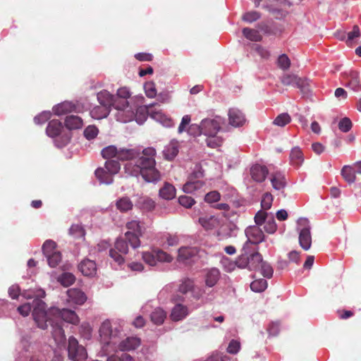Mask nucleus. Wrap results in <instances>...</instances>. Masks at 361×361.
I'll return each instance as SVG.
<instances>
[{"instance_id": "f257e3e1", "label": "nucleus", "mask_w": 361, "mask_h": 361, "mask_svg": "<svg viewBox=\"0 0 361 361\" xmlns=\"http://www.w3.org/2000/svg\"><path fill=\"white\" fill-rule=\"evenodd\" d=\"M47 305L42 300L34 301L33 319L37 326L42 329H51V334L56 345L60 348L65 345L66 336L62 328V320L73 324L79 322V317L73 310L58 307L46 310Z\"/></svg>"}, {"instance_id": "f03ea898", "label": "nucleus", "mask_w": 361, "mask_h": 361, "mask_svg": "<svg viewBox=\"0 0 361 361\" xmlns=\"http://www.w3.org/2000/svg\"><path fill=\"white\" fill-rule=\"evenodd\" d=\"M156 149L154 147H146L140 151L135 149L119 148L117 159L130 160L125 165V171L131 176H141L147 183H157L161 178L160 171L156 168Z\"/></svg>"}, {"instance_id": "7ed1b4c3", "label": "nucleus", "mask_w": 361, "mask_h": 361, "mask_svg": "<svg viewBox=\"0 0 361 361\" xmlns=\"http://www.w3.org/2000/svg\"><path fill=\"white\" fill-rule=\"evenodd\" d=\"M123 325L117 322L106 319L99 328V336L104 355L116 350V345L124 336Z\"/></svg>"}, {"instance_id": "20e7f679", "label": "nucleus", "mask_w": 361, "mask_h": 361, "mask_svg": "<svg viewBox=\"0 0 361 361\" xmlns=\"http://www.w3.org/2000/svg\"><path fill=\"white\" fill-rule=\"evenodd\" d=\"M130 96L131 93L126 87L119 88L116 94L114 95L115 100H118L121 103H126L120 106L121 108H118V112L115 114L116 119L121 123L131 121L135 116V107L133 104V99H136L140 104L144 100L142 95H137L135 98H130Z\"/></svg>"}, {"instance_id": "39448f33", "label": "nucleus", "mask_w": 361, "mask_h": 361, "mask_svg": "<svg viewBox=\"0 0 361 361\" xmlns=\"http://www.w3.org/2000/svg\"><path fill=\"white\" fill-rule=\"evenodd\" d=\"M63 130L62 123L57 119L50 121L46 128V134L47 136L54 139V145L58 148L66 146L71 140V136L68 133H62Z\"/></svg>"}, {"instance_id": "423d86ee", "label": "nucleus", "mask_w": 361, "mask_h": 361, "mask_svg": "<svg viewBox=\"0 0 361 361\" xmlns=\"http://www.w3.org/2000/svg\"><path fill=\"white\" fill-rule=\"evenodd\" d=\"M128 231L125 233V237L128 240L130 245L133 248L140 246V237L142 236L146 228L145 223L139 220H131L126 224Z\"/></svg>"}, {"instance_id": "0eeeda50", "label": "nucleus", "mask_w": 361, "mask_h": 361, "mask_svg": "<svg viewBox=\"0 0 361 361\" xmlns=\"http://www.w3.org/2000/svg\"><path fill=\"white\" fill-rule=\"evenodd\" d=\"M56 349H53L49 345H44L37 348L34 354L30 357V361H63L61 350L65 345H61Z\"/></svg>"}, {"instance_id": "6e6552de", "label": "nucleus", "mask_w": 361, "mask_h": 361, "mask_svg": "<svg viewBox=\"0 0 361 361\" xmlns=\"http://www.w3.org/2000/svg\"><path fill=\"white\" fill-rule=\"evenodd\" d=\"M311 226L310 221L305 217H300L297 221V231L299 233V244L300 247L308 250L312 245Z\"/></svg>"}, {"instance_id": "1a4fd4ad", "label": "nucleus", "mask_w": 361, "mask_h": 361, "mask_svg": "<svg viewBox=\"0 0 361 361\" xmlns=\"http://www.w3.org/2000/svg\"><path fill=\"white\" fill-rule=\"evenodd\" d=\"M42 252L50 267H56L61 262V253L56 250V243L54 241L47 240L43 243Z\"/></svg>"}, {"instance_id": "9d476101", "label": "nucleus", "mask_w": 361, "mask_h": 361, "mask_svg": "<svg viewBox=\"0 0 361 361\" xmlns=\"http://www.w3.org/2000/svg\"><path fill=\"white\" fill-rule=\"evenodd\" d=\"M255 222L257 226L264 224V229L269 234H273L277 230V225L272 212L258 211L255 216Z\"/></svg>"}, {"instance_id": "9b49d317", "label": "nucleus", "mask_w": 361, "mask_h": 361, "mask_svg": "<svg viewBox=\"0 0 361 361\" xmlns=\"http://www.w3.org/2000/svg\"><path fill=\"white\" fill-rule=\"evenodd\" d=\"M129 245L128 240L124 236V238H117L114 244V248L110 249L109 256L118 265L123 264L124 258L123 255L128 252Z\"/></svg>"}, {"instance_id": "f8f14e48", "label": "nucleus", "mask_w": 361, "mask_h": 361, "mask_svg": "<svg viewBox=\"0 0 361 361\" xmlns=\"http://www.w3.org/2000/svg\"><path fill=\"white\" fill-rule=\"evenodd\" d=\"M68 354L69 359L72 361H85L87 358L85 348L79 345L78 341L73 336L68 338Z\"/></svg>"}, {"instance_id": "ddd939ff", "label": "nucleus", "mask_w": 361, "mask_h": 361, "mask_svg": "<svg viewBox=\"0 0 361 361\" xmlns=\"http://www.w3.org/2000/svg\"><path fill=\"white\" fill-rule=\"evenodd\" d=\"M200 123L203 135L214 136L216 135L221 130V125L224 123V119L221 116H215L202 119Z\"/></svg>"}, {"instance_id": "4468645a", "label": "nucleus", "mask_w": 361, "mask_h": 361, "mask_svg": "<svg viewBox=\"0 0 361 361\" xmlns=\"http://www.w3.org/2000/svg\"><path fill=\"white\" fill-rule=\"evenodd\" d=\"M204 173L202 168L199 165H196L195 169L191 174V180L185 183L183 186V191L185 193H195L201 190L204 185V183L202 180H192V178H199L203 177Z\"/></svg>"}, {"instance_id": "2eb2a0df", "label": "nucleus", "mask_w": 361, "mask_h": 361, "mask_svg": "<svg viewBox=\"0 0 361 361\" xmlns=\"http://www.w3.org/2000/svg\"><path fill=\"white\" fill-rule=\"evenodd\" d=\"M141 343V339L137 336H130L125 338L123 337L116 345V350L121 352L133 351L139 348Z\"/></svg>"}, {"instance_id": "dca6fc26", "label": "nucleus", "mask_w": 361, "mask_h": 361, "mask_svg": "<svg viewBox=\"0 0 361 361\" xmlns=\"http://www.w3.org/2000/svg\"><path fill=\"white\" fill-rule=\"evenodd\" d=\"M97 101L99 104L103 105L111 110L113 106L117 111L118 108L123 105V102L121 103L118 100H115L114 95L111 94L107 90H102L97 94Z\"/></svg>"}, {"instance_id": "f3484780", "label": "nucleus", "mask_w": 361, "mask_h": 361, "mask_svg": "<svg viewBox=\"0 0 361 361\" xmlns=\"http://www.w3.org/2000/svg\"><path fill=\"white\" fill-rule=\"evenodd\" d=\"M259 226L256 224V226H248L245 230L247 239H248L250 242H252L255 245L264 240V234Z\"/></svg>"}, {"instance_id": "a211bd4d", "label": "nucleus", "mask_w": 361, "mask_h": 361, "mask_svg": "<svg viewBox=\"0 0 361 361\" xmlns=\"http://www.w3.org/2000/svg\"><path fill=\"white\" fill-rule=\"evenodd\" d=\"M252 260H255L258 265L260 267L261 274L264 277L270 279L273 276L274 269L272 267L266 262L263 261L262 256L257 252L255 251L251 255Z\"/></svg>"}, {"instance_id": "6ab92c4d", "label": "nucleus", "mask_w": 361, "mask_h": 361, "mask_svg": "<svg viewBox=\"0 0 361 361\" xmlns=\"http://www.w3.org/2000/svg\"><path fill=\"white\" fill-rule=\"evenodd\" d=\"M269 179L272 188L275 190L283 191L287 185L285 174L281 171H275L271 173Z\"/></svg>"}, {"instance_id": "aec40b11", "label": "nucleus", "mask_w": 361, "mask_h": 361, "mask_svg": "<svg viewBox=\"0 0 361 361\" xmlns=\"http://www.w3.org/2000/svg\"><path fill=\"white\" fill-rule=\"evenodd\" d=\"M68 302L70 304L78 305H83L87 300V296L84 292L78 288H71L67 290Z\"/></svg>"}, {"instance_id": "412c9836", "label": "nucleus", "mask_w": 361, "mask_h": 361, "mask_svg": "<svg viewBox=\"0 0 361 361\" xmlns=\"http://www.w3.org/2000/svg\"><path fill=\"white\" fill-rule=\"evenodd\" d=\"M281 82L283 85L293 86L298 88H304L307 84V80L298 78L294 74H283L281 77Z\"/></svg>"}, {"instance_id": "4be33fe9", "label": "nucleus", "mask_w": 361, "mask_h": 361, "mask_svg": "<svg viewBox=\"0 0 361 361\" xmlns=\"http://www.w3.org/2000/svg\"><path fill=\"white\" fill-rule=\"evenodd\" d=\"M189 314L190 311L187 306L178 303L172 308L170 318L173 322H179L185 319Z\"/></svg>"}, {"instance_id": "5701e85b", "label": "nucleus", "mask_w": 361, "mask_h": 361, "mask_svg": "<svg viewBox=\"0 0 361 361\" xmlns=\"http://www.w3.org/2000/svg\"><path fill=\"white\" fill-rule=\"evenodd\" d=\"M269 173L267 166L261 164H255L250 169L252 178L258 183L263 182Z\"/></svg>"}, {"instance_id": "b1692460", "label": "nucleus", "mask_w": 361, "mask_h": 361, "mask_svg": "<svg viewBox=\"0 0 361 361\" xmlns=\"http://www.w3.org/2000/svg\"><path fill=\"white\" fill-rule=\"evenodd\" d=\"M197 255V250L191 247H182L178 250V261L184 264L190 263Z\"/></svg>"}, {"instance_id": "393cba45", "label": "nucleus", "mask_w": 361, "mask_h": 361, "mask_svg": "<svg viewBox=\"0 0 361 361\" xmlns=\"http://www.w3.org/2000/svg\"><path fill=\"white\" fill-rule=\"evenodd\" d=\"M176 189L169 182H164L159 190V197L165 200H171L176 197Z\"/></svg>"}, {"instance_id": "a878e982", "label": "nucleus", "mask_w": 361, "mask_h": 361, "mask_svg": "<svg viewBox=\"0 0 361 361\" xmlns=\"http://www.w3.org/2000/svg\"><path fill=\"white\" fill-rule=\"evenodd\" d=\"M229 124L233 127H240L245 122L244 114L238 109H231L228 111Z\"/></svg>"}, {"instance_id": "bb28decb", "label": "nucleus", "mask_w": 361, "mask_h": 361, "mask_svg": "<svg viewBox=\"0 0 361 361\" xmlns=\"http://www.w3.org/2000/svg\"><path fill=\"white\" fill-rule=\"evenodd\" d=\"M78 269L87 276H93L97 272V265L94 261L85 259L78 265Z\"/></svg>"}, {"instance_id": "cd10ccee", "label": "nucleus", "mask_w": 361, "mask_h": 361, "mask_svg": "<svg viewBox=\"0 0 361 361\" xmlns=\"http://www.w3.org/2000/svg\"><path fill=\"white\" fill-rule=\"evenodd\" d=\"M221 273L216 268H211L206 270L204 274V283L207 287H214L220 279Z\"/></svg>"}, {"instance_id": "c85d7f7f", "label": "nucleus", "mask_w": 361, "mask_h": 361, "mask_svg": "<svg viewBox=\"0 0 361 361\" xmlns=\"http://www.w3.org/2000/svg\"><path fill=\"white\" fill-rule=\"evenodd\" d=\"M290 164L295 168H299L304 162V155L299 147H294L290 152Z\"/></svg>"}, {"instance_id": "c756f323", "label": "nucleus", "mask_w": 361, "mask_h": 361, "mask_svg": "<svg viewBox=\"0 0 361 361\" xmlns=\"http://www.w3.org/2000/svg\"><path fill=\"white\" fill-rule=\"evenodd\" d=\"M199 223L205 230H212L219 226V219L214 215H205L199 218Z\"/></svg>"}, {"instance_id": "7c9ffc66", "label": "nucleus", "mask_w": 361, "mask_h": 361, "mask_svg": "<svg viewBox=\"0 0 361 361\" xmlns=\"http://www.w3.org/2000/svg\"><path fill=\"white\" fill-rule=\"evenodd\" d=\"M347 78L348 79L346 87L350 88L354 92H358L361 90V82L359 73L355 71H350L348 73Z\"/></svg>"}, {"instance_id": "2f4dec72", "label": "nucleus", "mask_w": 361, "mask_h": 361, "mask_svg": "<svg viewBox=\"0 0 361 361\" xmlns=\"http://www.w3.org/2000/svg\"><path fill=\"white\" fill-rule=\"evenodd\" d=\"M75 105L70 102H63L53 106L52 111L56 116H61L75 111Z\"/></svg>"}, {"instance_id": "473e14b6", "label": "nucleus", "mask_w": 361, "mask_h": 361, "mask_svg": "<svg viewBox=\"0 0 361 361\" xmlns=\"http://www.w3.org/2000/svg\"><path fill=\"white\" fill-rule=\"evenodd\" d=\"M149 116L154 120L160 123L162 126L166 128H170L174 126L173 120L161 111H151L149 113Z\"/></svg>"}, {"instance_id": "72a5a7b5", "label": "nucleus", "mask_w": 361, "mask_h": 361, "mask_svg": "<svg viewBox=\"0 0 361 361\" xmlns=\"http://www.w3.org/2000/svg\"><path fill=\"white\" fill-rule=\"evenodd\" d=\"M94 174L101 184H111L113 183V176L104 168H98Z\"/></svg>"}, {"instance_id": "f704fd0d", "label": "nucleus", "mask_w": 361, "mask_h": 361, "mask_svg": "<svg viewBox=\"0 0 361 361\" xmlns=\"http://www.w3.org/2000/svg\"><path fill=\"white\" fill-rule=\"evenodd\" d=\"M135 206L143 211L149 212L155 207V202L148 197H140L136 202Z\"/></svg>"}, {"instance_id": "c9c22d12", "label": "nucleus", "mask_w": 361, "mask_h": 361, "mask_svg": "<svg viewBox=\"0 0 361 361\" xmlns=\"http://www.w3.org/2000/svg\"><path fill=\"white\" fill-rule=\"evenodd\" d=\"M150 319L155 325H161L164 323L166 317V312L161 307H156L149 315Z\"/></svg>"}, {"instance_id": "e433bc0d", "label": "nucleus", "mask_w": 361, "mask_h": 361, "mask_svg": "<svg viewBox=\"0 0 361 361\" xmlns=\"http://www.w3.org/2000/svg\"><path fill=\"white\" fill-rule=\"evenodd\" d=\"M110 113V109L103 105L96 106L90 111V116L92 118L100 120L107 117Z\"/></svg>"}, {"instance_id": "4c0bfd02", "label": "nucleus", "mask_w": 361, "mask_h": 361, "mask_svg": "<svg viewBox=\"0 0 361 361\" xmlns=\"http://www.w3.org/2000/svg\"><path fill=\"white\" fill-rule=\"evenodd\" d=\"M82 119L78 116H68L65 119V126L69 130L79 129L82 128Z\"/></svg>"}, {"instance_id": "58836bf2", "label": "nucleus", "mask_w": 361, "mask_h": 361, "mask_svg": "<svg viewBox=\"0 0 361 361\" xmlns=\"http://www.w3.org/2000/svg\"><path fill=\"white\" fill-rule=\"evenodd\" d=\"M133 106L135 107V116L133 118L131 121H133L135 118L138 124H143L147 117V112L149 114L151 111H149L148 107L146 106L138 107L137 105L133 104Z\"/></svg>"}, {"instance_id": "ea45409f", "label": "nucleus", "mask_w": 361, "mask_h": 361, "mask_svg": "<svg viewBox=\"0 0 361 361\" xmlns=\"http://www.w3.org/2000/svg\"><path fill=\"white\" fill-rule=\"evenodd\" d=\"M178 153V143L176 142H171L169 145H166L163 150V155L167 160H172Z\"/></svg>"}, {"instance_id": "a19ab883", "label": "nucleus", "mask_w": 361, "mask_h": 361, "mask_svg": "<svg viewBox=\"0 0 361 361\" xmlns=\"http://www.w3.org/2000/svg\"><path fill=\"white\" fill-rule=\"evenodd\" d=\"M355 171L353 166L350 165H345L341 171V174L344 180L349 184L355 183L356 180Z\"/></svg>"}, {"instance_id": "79ce46f5", "label": "nucleus", "mask_w": 361, "mask_h": 361, "mask_svg": "<svg viewBox=\"0 0 361 361\" xmlns=\"http://www.w3.org/2000/svg\"><path fill=\"white\" fill-rule=\"evenodd\" d=\"M116 207L121 212H127L133 207V203L128 197L119 198L116 202Z\"/></svg>"}, {"instance_id": "37998d69", "label": "nucleus", "mask_w": 361, "mask_h": 361, "mask_svg": "<svg viewBox=\"0 0 361 361\" xmlns=\"http://www.w3.org/2000/svg\"><path fill=\"white\" fill-rule=\"evenodd\" d=\"M75 281V276L70 272H64L58 277V281L64 287L71 286Z\"/></svg>"}, {"instance_id": "c03bdc74", "label": "nucleus", "mask_w": 361, "mask_h": 361, "mask_svg": "<svg viewBox=\"0 0 361 361\" xmlns=\"http://www.w3.org/2000/svg\"><path fill=\"white\" fill-rule=\"evenodd\" d=\"M267 281L264 279H259L253 281L250 284V288L255 293H261L267 288Z\"/></svg>"}, {"instance_id": "a18cd8bd", "label": "nucleus", "mask_w": 361, "mask_h": 361, "mask_svg": "<svg viewBox=\"0 0 361 361\" xmlns=\"http://www.w3.org/2000/svg\"><path fill=\"white\" fill-rule=\"evenodd\" d=\"M104 169L110 172L112 175H115L119 171L121 166L119 162L116 160L107 159Z\"/></svg>"}, {"instance_id": "49530a36", "label": "nucleus", "mask_w": 361, "mask_h": 361, "mask_svg": "<svg viewBox=\"0 0 361 361\" xmlns=\"http://www.w3.org/2000/svg\"><path fill=\"white\" fill-rule=\"evenodd\" d=\"M118 149L114 145H109L108 147H104L102 150V157L107 159H111V158L116 157L118 156Z\"/></svg>"}, {"instance_id": "de8ad7c7", "label": "nucleus", "mask_w": 361, "mask_h": 361, "mask_svg": "<svg viewBox=\"0 0 361 361\" xmlns=\"http://www.w3.org/2000/svg\"><path fill=\"white\" fill-rule=\"evenodd\" d=\"M69 234L74 238H82L85 230L80 224H73L69 228Z\"/></svg>"}, {"instance_id": "09e8293b", "label": "nucleus", "mask_w": 361, "mask_h": 361, "mask_svg": "<svg viewBox=\"0 0 361 361\" xmlns=\"http://www.w3.org/2000/svg\"><path fill=\"white\" fill-rule=\"evenodd\" d=\"M273 200L274 197L270 192L264 193L261 200V210L267 212L271 207Z\"/></svg>"}, {"instance_id": "8fccbe9b", "label": "nucleus", "mask_w": 361, "mask_h": 361, "mask_svg": "<svg viewBox=\"0 0 361 361\" xmlns=\"http://www.w3.org/2000/svg\"><path fill=\"white\" fill-rule=\"evenodd\" d=\"M291 121L290 116L287 113H282L276 116L273 123L277 126L283 127Z\"/></svg>"}, {"instance_id": "3c124183", "label": "nucleus", "mask_w": 361, "mask_h": 361, "mask_svg": "<svg viewBox=\"0 0 361 361\" xmlns=\"http://www.w3.org/2000/svg\"><path fill=\"white\" fill-rule=\"evenodd\" d=\"M194 287V281L188 278L183 279L179 286V291L183 294L191 290Z\"/></svg>"}, {"instance_id": "603ef678", "label": "nucleus", "mask_w": 361, "mask_h": 361, "mask_svg": "<svg viewBox=\"0 0 361 361\" xmlns=\"http://www.w3.org/2000/svg\"><path fill=\"white\" fill-rule=\"evenodd\" d=\"M243 34L247 39L254 42L259 41L261 38L257 30L248 27L243 28Z\"/></svg>"}, {"instance_id": "864d4df0", "label": "nucleus", "mask_w": 361, "mask_h": 361, "mask_svg": "<svg viewBox=\"0 0 361 361\" xmlns=\"http://www.w3.org/2000/svg\"><path fill=\"white\" fill-rule=\"evenodd\" d=\"M277 65L283 71L288 70L290 66V60L286 54H281L278 57Z\"/></svg>"}, {"instance_id": "5fc2aeb1", "label": "nucleus", "mask_w": 361, "mask_h": 361, "mask_svg": "<svg viewBox=\"0 0 361 361\" xmlns=\"http://www.w3.org/2000/svg\"><path fill=\"white\" fill-rule=\"evenodd\" d=\"M154 253L157 258V262H171L173 259V257L170 255L161 250H154Z\"/></svg>"}, {"instance_id": "6e6d98bb", "label": "nucleus", "mask_w": 361, "mask_h": 361, "mask_svg": "<svg viewBox=\"0 0 361 361\" xmlns=\"http://www.w3.org/2000/svg\"><path fill=\"white\" fill-rule=\"evenodd\" d=\"M261 17V15L259 12L255 11H248L244 13L242 19L248 23H252L258 19H259Z\"/></svg>"}, {"instance_id": "4d7b16f0", "label": "nucleus", "mask_w": 361, "mask_h": 361, "mask_svg": "<svg viewBox=\"0 0 361 361\" xmlns=\"http://www.w3.org/2000/svg\"><path fill=\"white\" fill-rule=\"evenodd\" d=\"M51 116V113L49 111H44L39 114L34 118V122L37 125H42L48 121Z\"/></svg>"}, {"instance_id": "13d9d810", "label": "nucleus", "mask_w": 361, "mask_h": 361, "mask_svg": "<svg viewBox=\"0 0 361 361\" xmlns=\"http://www.w3.org/2000/svg\"><path fill=\"white\" fill-rule=\"evenodd\" d=\"M142 259L149 266H155L157 264V258L154 250L152 252H145L142 253Z\"/></svg>"}, {"instance_id": "bf43d9fd", "label": "nucleus", "mask_w": 361, "mask_h": 361, "mask_svg": "<svg viewBox=\"0 0 361 361\" xmlns=\"http://www.w3.org/2000/svg\"><path fill=\"white\" fill-rule=\"evenodd\" d=\"M250 257L241 254L240 256L238 258V259L235 261L236 266L240 268H245L250 262H255V260H252L251 255Z\"/></svg>"}, {"instance_id": "052dcab7", "label": "nucleus", "mask_w": 361, "mask_h": 361, "mask_svg": "<svg viewBox=\"0 0 361 361\" xmlns=\"http://www.w3.org/2000/svg\"><path fill=\"white\" fill-rule=\"evenodd\" d=\"M145 94L149 98H154L157 95L155 84L152 82H147L144 85Z\"/></svg>"}, {"instance_id": "680f3d73", "label": "nucleus", "mask_w": 361, "mask_h": 361, "mask_svg": "<svg viewBox=\"0 0 361 361\" xmlns=\"http://www.w3.org/2000/svg\"><path fill=\"white\" fill-rule=\"evenodd\" d=\"M99 130L95 126H89L84 130V135L87 140H92L97 137Z\"/></svg>"}, {"instance_id": "e2e57ef3", "label": "nucleus", "mask_w": 361, "mask_h": 361, "mask_svg": "<svg viewBox=\"0 0 361 361\" xmlns=\"http://www.w3.org/2000/svg\"><path fill=\"white\" fill-rule=\"evenodd\" d=\"M191 121V118L190 115H185L183 116L180 123L178 128V132L179 134L183 133L185 131H187L188 126H190V123Z\"/></svg>"}, {"instance_id": "0e129e2a", "label": "nucleus", "mask_w": 361, "mask_h": 361, "mask_svg": "<svg viewBox=\"0 0 361 361\" xmlns=\"http://www.w3.org/2000/svg\"><path fill=\"white\" fill-rule=\"evenodd\" d=\"M240 349V343L235 339H232L227 347V352L229 354L235 355Z\"/></svg>"}, {"instance_id": "69168bd1", "label": "nucleus", "mask_w": 361, "mask_h": 361, "mask_svg": "<svg viewBox=\"0 0 361 361\" xmlns=\"http://www.w3.org/2000/svg\"><path fill=\"white\" fill-rule=\"evenodd\" d=\"M178 202L181 206L185 208H190L192 205H194L195 201L191 197L187 195H180L178 197Z\"/></svg>"}, {"instance_id": "338daca9", "label": "nucleus", "mask_w": 361, "mask_h": 361, "mask_svg": "<svg viewBox=\"0 0 361 361\" xmlns=\"http://www.w3.org/2000/svg\"><path fill=\"white\" fill-rule=\"evenodd\" d=\"M207 139L205 140L207 145L211 148H216L221 145L222 140L220 137L214 136H207Z\"/></svg>"}, {"instance_id": "774afa93", "label": "nucleus", "mask_w": 361, "mask_h": 361, "mask_svg": "<svg viewBox=\"0 0 361 361\" xmlns=\"http://www.w3.org/2000/svg\"><path fill=\"white\" fill-rule=\"evenodd\" d=\"M338 128L343 133L348 132L352 128L351 121L347 117L343 118L338 123Z\"/></svg>"}]
</instances>
